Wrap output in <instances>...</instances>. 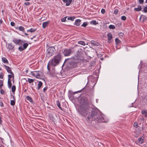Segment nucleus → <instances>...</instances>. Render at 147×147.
Wrapping results in <instances>:
<instances>
[{
	"label": "nucleus",
	"mask_w": 147,
	"mask_h": 147,
	"mask_svg": "<svg viewBox=\"0 0 147 147\" xmlns=\"http://www.w3.org/2000/svg\"><path fill=\"white\" fill-rule=\"evenodd\" d=\"M80 106L79 111L83 116H86L90 115V113L89 111V102L88 98L86 97H81L80 100Z\"/></svg>",
	"instance_id": "f257e3e1"
},
{
	"label": "nucleus",
	"mask_w": 147,
	"mask_h": 147,
	"mask_svg": "<svg viewBox=\"0 0 147 147\" xmlns=\"http://www.w3.org/2000/svg\"><path fill=\"white\" fill-rule=\"evenodd\" d=\"M61 59V55L60 53H59L57 55L55 56L48 63L47 66L48 70L49 71L50 70V69L49 67V63L51 65L55 66L59 64Z\"/></svg>",
	"instance_id": "f03ea898"
},
{
	"label": "nucleus",
	"mask_w": 147,
	"mask_h": 147,
	"mask_svg": "<svg viewBox=\"0 0 147 147\" xmlns=\"http://www.w3.org/2000/svg\"><path fill=\"white\" fill-rule=\"evenodd\" d=\"M92 113L90 115L88 116L87 118L86 119L88 122H90L94 120L95 118L96 117L98 116L100 112L98 110L94 108L92 109Z\"/></svg>",
	"instance_id": "7ed1b4c3"
},
{
	"label": "nucleus",
	"mask_w": 147,
	"mask_h": 147,
	"mask_svg": "<svg viewBox=\"0 0 147 147\" xmlns=\"http://www.w3.org/2000/svg\"><path fill=\"white\" fill-rule=\"evenodd\" d=\"M56 50L54 47H49L47 49L46 57L48 58L50 57L54 54Z\"/></svg>",
	"instance_id": "20e7f679"
},
{
	"label": "nucleus",
	"mask_w": 147,
	"mask_h": 147,
	"mask_svg": "<svg viewBox=\"0 0 147 147\" xmlns=\"http://www.w3.org/2000/svg\"><path fill=\"white\" fill-rule=\"evenodd\" d=\"M75 57L72 58H68L65 59L64 63L67 62L68 61L71 60V59H73V60L75 59L76 61H78L82 59V57L81 56V53L79 52L77 53L76 55H75Z\"/></svg>",
	"instance_id": "39448f33"
},
{
	"label": "nucleus",
	"mask_w": 147,
	"mask_h": 147,
	"mask_svg": "<svg viewBox=\"0 0 147 147\" xmlns=\"http://www.w3.org/2000/svg\"><path fill=\"white\" fill-rule=\"evenodd\" d=\"M31 74L34 76H36V78L40 79L42 76L43 73L41 71H35L31 72Z\"/></svg>",
	"instance_id": "423d86ee"
},
{
	"label": "nucleus",
	"mask_w": 147,
	"mask_h": 147,
	"mask_svg": "<svg viewBox=\"0 0 147 147\" xmlns=\"http://www.w3.org/2000/svg\"><path fill=\"white\" fill-rule=\"evenodd\" d=\"M70 63V67L71 68H75L78 65V61H76L75 59H71V60L68 61L67 62Z\"/></svg>",
	"instance_id": "0eeeda50"
},
{
	"label": "nucleus",
	"mask_w": 147,
	"mask_h": 147,
	"mask_svg": "<svg viewBox=\"0 0 147 147\" xmlns=\"http://www.w3.org/2000/svg\"><path fill=\"white\" fill-rule=\"evenodd\" d=\"M94 120L98 122H104L105 120L104 118L102 117L101 113L98 115L95 118Z\"/></svg>",
	"instance_id": "6e6552de"
},
{
	"label": "nucleus",
	"mask_w": 147,
	"mask_h": 147,
	"mask_svg": "<svg viewBox=\"0 0 147 147\" xmlns=\"http://www.w3.org/2000/svg\"><path fill=\"white\" fill-rule=\"evenodd\" d=\"M71 49H65L63 51L62 53L65 56H69L71 53Z\"/></svg>",
	"instance_id": "1a4fd4ad"
},
{
	"label": "nucleus",
	"mask_w": 147,
	"mask_h": 147,
	"mask_svg": "<svg viewBox=\"0 0 147 147\" xmlns=\"http://www.w3.org/2000/svg\"><path fill=\"white\" fill-rule=\"evenodd\" d=\"M12 41L17 45H22L23 43L22 40L16 38H13Z\"/></svg>",
	"instance_id": "9d476101"
},
{
	"label": "nucleus",
	"mask_w": 147,
	"mask_h": 147,
	"mask_svg": "<svg viewBox=\"0 0 147 147\" xmlns=\"http://www.w3.org/2000/svg\"><path fill=\"white\" fill-rule=\"evenodd\" d=\"M3 67L5 68V69L7 70V72L9 73H10L11 74H13V72L12 71L10 67L5 65H3Z\"/></svg>",
	"instance_id": "9b49d317"
},
{
	"label": "nucleus",
	"mask_w": 147,
	"mask_h": 147,
	"mask_svg": "<svg viewBox=\"0 0 147 147\" xmlns=\"http://www.w3.org/2000/svg\"><path fill=\"white\" fill-rule=\"evenodd\" d=\"M49 21H48L46 22H44L42 24V28H45L49 24Z\"/></svg>",
	"instance_id": "f8f14e48"
},
{
	"label": "nucleus",
	"mask_w": 147,
	"mask_h": 147,
	"mask_svg": "<svg viewBox=\"0 0 147 147\" xmlns=\"http://www.w3.org/2000/svg\"><path fill=\"white\" fill-rule=\"evenodd\" d=\"M81 22V20L80 19H77L75 20L74 23V25L77 26H79L80 24V22Z\"/></svg>",
	"instance_id": "ddd939ff"
},
{
	"label": "nucleus",
	"mask_w": 147,
	"mask_h": 147,
	"mask_svg": "<svg viewBox=\"0 0 147 147\" xmlns=\"http://www.w3.org/2000/svg\"><path fill=\"white\" fill-rule=\"evenodd\" d=\"M11 96L13 97V100H11L10 104L11 105L13 106L15 103L16 98L13 95H11Z\"/></svg>",
	"instance_id": "4468645a"
},
{
	"label": "nucleus",
	"mask_w": 147,
	"mask_h": 147,
	"mask_svg": "<svg viewBox=\"0 0 147 147\" xmlns=\"http://www.w3.org/2000/svg\"><path fill=\"white\" fill-rule=\"evenodd\" d=\"M94 46H99V43L94 40H92L90 42Z\"/></svg>",
	"instance_id": "2eb2a0df"
},
{
	"label": "nucleus",
	"mask_w": 147,
	"mask_h": 147,
	"mask_svg": "<svg viewBox=\"0 0 147 147\" xmlns=\"http://www.w3.org/2000/svg\"><path fill=\"white\" fill-rule=\"evenodd\" d=\"M9 74L8 75V80H11V78H13V83L14 82V75L13 73V74Z\"/></svg>",
	"instance_id": "dca6fc26"
},
{
	"label": "nucleus",
	"mask_w": 147,
	"mask_h": 147,
	"mask_svg": "<svg viewBox=\"0 0 147 147\" xmlns=\"http://www.w3.org/2000/svg\"><path fill=\"white\" fill-rule=\"evenodd\" d=\"M8 47L9 50H11L14 47V46L11 43L8 44Z\"/></svg>",
	"instance_id": "f3484780"
},
{
	"label": "nucleus",
	"mask_w": 147,
	"mask_h": 147,
	"mask_svg": "<svg viewBox=\"0 0 147 147\" xmlns=\"http://www.w3.org/2000/svg\"><path fill=\"white\" fill-rule=\"evenodd\" d=\"M138 8H134V10L135 11H141L142 9V7L141 5H138Z\"/></svg>",
	"instance_id": "a211bd4d"
},
{
	"label": "nucleus",
	"mask_w": 147,
	"mask_h": 147,
	"mask_svg": "<svg viewBox=\"0 0 147 147\" xmlns=\"http://www.w3.org/2000/svg\"><path fill=\"white\" fill-rule=\"evenodd\" d=\"M15 28L16 29H18L19 30L23 32H24L25 31V28L22 26H20L19 27H16Z\"/></svg>",
	"instance_id": "6ab92c4d"
},
{
	"label": "nucleus",
	"mask_w": 147,
	"mask_h": 147,
	"mask_svg": "<svg viewBox=\"0 0 147 147\" xmlns=\"http://www.w3.org/2000/svg\"><path fill=\"white\" fill-rule=\"evenodd\" d=\"M107 36L108 37V40H111L113 36L112 34L110 33H109L107 34Z\"/></svg>",
	"instance_id": "aec40b11"
},
{
	"label": "nucleus",
	"mask_w": 147,
	"mask_h": 147,
	"mask_svg": "<svg viewBox=\"0 0 147 147\" xmlns=\"http://www.w3.org/2000/svg\"><path fill=\"white\" fill-rule=\"evenodd\" d=\"M138 142L140 144H142L144 142V139L142 138H139L138 139Z\"/></svg>",
	"instance_id": "412c9836"
},
{
	"label": "nucleus",
	"mask_w": 147,
	"mask_h": 147,
	"mask_svg": "<svg viewBox=\"0 0 147 147\" xmlns=\"http://www.w3.org/2000/svg\"><path fill=\"white\" fill-rule=\"evenodd\" d=\"M2 61L4 63H7V64L8 63V61L6 58L5 57H2Z\"/></svg>",
	"instance_id": "4be33fe9"
},
{
	"label": "nucleus",
	"mask_w": 147,
	"mask_h": 147,
	"mask_svg": "<svg viewBox=\"0 0 147 147\" xmlns=\"http://www.w3.org/2000/svg\"><path fill=\"white\" fill-rule=\"evenodd\" d=\"M57 105L58 107L61 110H63L62 107H61L60 102L59 100H57L56 102Z\"/></svg>",
	"instance_id": "5701e85b"
},
{
	"label": "nucleus",
	"mask_w": 147,
	"mask_h": 147,
	"mask_svg": "<svg viewBox=\"0 0 147 147\" xmlns=\"http://www.w3.org/2000/svg\"><path fill=\"white\" fill-rule=\"evenodd\" d=\"M42 83L41 81H39L38 82V87L37 88V89L39 90L40 89L41 87L42 86Z\"/></svg>",
	"instance_id": "b1692460"
},
{
	"label": "nucleus",
	"mask_w": 147,
	"mask_h": 147,
	"mask_svg": "<svg viewBox=\"0 0 147 147\" xmlns=\"http://www.w3.org/2000/svg\"><path fill=\"white\" fill-rule=\"evenodd\" d=\"M26 99L27 100L29 101L30 102H33V100L31 97L28 96L26 97Z\"/></svg>",
	"instance_id": "393cba45"
},
{
	"label": "nucleus",
	"mask_w": 147,
	"mask_h": 147,
	"mask_svg": "<svg viewBox=\"0 0 147 147\" xmlns=\"http://www.w3.org/2000/svg\"><path fill=\"white\" fill-rule=\"evenodd\" d=\"M36 29H34L33 28H31L30 29L28 30H27V32H33L36 31Z\"/></svg>",
	"instance_id": "a878e982"
},
{
	"label": "nucleus",
	"mask_w": 147,
	"mask_h": 147,
	"mask_svg": "<svg viewBox=\"0 0 147 147\" xmlns=\"http://www.w3.org/2000/svg\"><path fill=\"white\" fill-rule=\"evenodd\" d=\"M8 86L9 88H11L12 86L11 80H8Z\"/></svg>",
	"instance_id": "bb28decb"
},
{
	"label": "nucleus",
	"mask_w": 147,
	"mask_h": 147,
	"mask_svg": "<svg viewBox=\"0 0 147 147\" xmlns=\"http://www.w3.org/2000/svg\"><path fill=\"white\" fill-rule=\"evenodd\" d=\"M78 43L79 44L82 45L83 46H84L86 45V44H85V42L84 41H78Z\"/></svg>",
	"instance_id": "cd10ccee"
},
{
	"label": "nucleus",
	"mask_w": 147,
	"mask_h": 147,
	"mask_svg": "<svg viewBox=\"0 0 147 147\" xmlns=\"http://www.w3.org/2000/svg\"><path fill=\"white\" fill-rule=\"evenodd\" d=\"M71 0H67V2H66V5L67 6L71 4Z\"/></svg>",
	"instance_id": "c85d7f7f"
},
{
	"label": "nucleus",
	"mask_w": 147,
	"mask_h": 147,
	"mask_svg": "<svg viewBox=\"0 0 147 147\" xmlns=\"http://www.w3.org/2000/svg\"><path fill=\"white\" fill-rule=\"evenodd\" d=\"M142 114L145 115V117L147 116V112L144 110H142L141 111Z\"/></svg>",
	"instance_id": "c756f323"
},
{
	"label": "nucleus",
	"mask_w": 147,
	"mask_h": 147,
	"mask_svg": "<svg viewBox=\"0 0 147 147\" xmlns=\"http://www.w3.org/2000/svg\"><path fill=\"white\" fill-rule=\"evenodd\" d=\"M82 90H81L79 91H76V92H71V93H70V94L71 95V96H72V95H73L74 94H75L76 93H78V92H81L82 91Z\"/></svg>",
	"instance_id": "7c9ffc66"
},
{
	"label": "nucleus",
	"mask_w": 147,
	"mask_h": 147,
	"mask_svg": "<svg viewBox=\"0 0 147 147\" xmlns=\"http://www.w3.org/2000/svg\"><path fill=\"white\" fill-rule=\"evenodd\" d=\"M75 18V17L74 16L73 17H69L67 18L68 20H71L72 21H73L74 19Z\"/></svg>",
	"instance_id": "2f4dec72"
},
{
	"label": "nucleus",
	"mask_w": 147,
	"mask_h": 147,
	"mask_svg": "<svg viewBox=\"0 0 147 147\" xmlns=\"http://www.w3.org/2000/svg\"><path fill=\"white\" fill-rule=\"evenodd\" d=\"M109 28L110 29H113L115 28V27L114 25H110L109 26Z\"/></svg>",
	"instance_id": "473e14b6"
},
{
	"label": "nucleus",
	"mask_w": 147,
	"mask_h": 147,
	"mask_svg": "<svg viewBox=\"0 0 147 147\" xmlns=\"http://www.w3.org/2000/svg\"><path fill=\"white\" fill-rule=\"evenodd\" d=\"M115 41L116 44H118L121 43V41L118 38L115 39Z\"/></svg>",
	"instance_id": "72a5a7b5"
},
{
	"label": "nucleus",
	"mask_w": 147,
	"mask_h": 147,
	"mask_svg": "<svg viewBox=\"0 0 147 147\" xmlns=\"http://www.w3.org/2000/svg\"><path fill=\"white\" fill-rule=\"evenodd\" d=\"M16 89V87L15 85L12 86L11 88V90L12 92H14Z\"/></svg>",
	"instance_id": "f704fd0d"
},
{
	"label": "nucleus",
	"mask_w": 147,
	"mask_h": 147,
	"mask_svg": "<svg viewBox=\"0 0 147 147\" xmlns=\"http://www.w3.org/2000/svg\"><path fill=\"white\" fill-rule=\"evenodd\" d=\"M134 127L136 128L138 127H139L138 123L136 122H135L134 123Z\"/></svg>",
	"instance_id": "c9c22d12"
},
{
	"label": "nucleus",
	"mask_w": 147,
	"mask_h": 147,
	"mask_svg": "<svg viewBox=\"0 0 147 147\" xmlns=\"http://www.w3.org/2000/svg\"><path fill=\"white\" fill-rule=\"evenodd\" d=\"M90 24H92L93 25H96L98 24L95 20H92L90 22Z\"/></svg>",
	"instance_id": "e433bc0d"
},
{
	"label": "nucleus",
	"mask_w": 147,
	"mask_h": 147,
	"mask_svg": "<svg viewBox=\"0 0 147 147\" xmlns=\"http://www.w3.org/2000/svg\"><path fill=\"white\" fill-rule=\"evenodd\" d=\"M28 46V44L27 43H25L23 45V47L24 49H26Z\"/></svg>",
	"instance_id": "4c0bfd02"
},
{
	"label": "nucleus",
	"mask_w": 147,
	"mask_h": 147,
	"mask_svg": "<svg viewBox=\"0 0 147 147\" xmlns=\"http://www.w3.org/2000/svg\"><path fill=\"white\" fill-rule=\"evenodd\" d=\"M28 82L30 84L32 82H34V80L30 78H28Z\"/></svg>",
	"instance_id": "58836bf2"
},
{
	"label": "nucleus",
	"mask_w": 147,
	"mask_h": 147,
	"mask_svg": "<svg viewBox=\"0 0 147 147\" xmlns=\"http://www.w3.org/2000/svg\"><path fill=\"white\" fill-rule=\"evenodd\" d=\"M3 85V81L0 80V89L2 88V87Z\"/></svg>",
	"instance_id": "ea45409f"
},
{
	"label": "nucleus",
	"mask_w": 147,
	"mask_h": 147,
	"mask_svg": "<svg viewBox=\"0 0 147 147\" xmlns=\"http://www.w3.org/2000/svg\"><path fill=\"white\" fill-rule=\"evenodd\" d=\"M142 11L145 13L147 12V5L144 7L143 10H142Z\"/></svg>",
	"instance_id": "a19ab883"
},
{
	"label": "nucleus",
	"mask_w": 147,
	"mask_h": 147,
	"mask_svg": "<svg viewBox=\"0 0 147 147\" xmlns=\"http://www.w3.org/2000/svg\"><path fill=\"white\" fill-rule=\"evenodd\" d=\"M87 25V23L86 22H85L83 23V24L81 25L82 26L86 27Z\"/></svg>",
	"instance_id": "79ce46f5"
},
{
	"label": "nucleus",
	"mask_w": 147,
	"mask_h": 147,
	"mask_svg": "<svg viewBox=\"0 0 147 147\" xmlns=\"http://www.w3.org/2000/svg\"><path fill=\"white\" fill-rule=\"evenodd\" d=\"M118 12V10L117 9H116L114 11V13L115 15H117Z\"/></svg>",
	"instance_id": "37998d69"
},
{
	"label": "nucleus",
	"mask_w": 147,
	"mask_h": 147,
	"mask_svg": "<svg viewBox=\"0 0 147 147\" xmlns=\"http://www.w3.org/2000/svg\"><path fill=\"white\" fill-rule=\"evenodd\" d=\"M67 18V17H64L61 19V20L62 22H65L66 20V18Z\"/></svg>",
	"instance_id": "c03bdc74"
},
{
	"label": "nucleus",
	"mask_w": 147,
	"mask_h": 147,
	"mask_svg": "<svg viewBox=\"0 0 147 147\" xmlns=\"http://www.w3.org/2000/svg\"><path fill=\"white\" fill-rule=\"evenodd\" d=\"M121 19L123 21H125L126 19V18L125 16H121Z\"/></svg>",
	"instance_id": "a18cd8bd"
},
{
	"label": "nucleus",
	"mask_w": 147,
	"mask_h": 147,
	"mask_svg": "<svg viewBox=\"0 0 147 147\" xmlns=\"http://www.w3.org/2000/svg\"><path fill=\"white\" fill-rule=\"evenodd\" d=\"M19 49L20 51H22L24 49V48L23 47H22V46H20L19 47Z\"/></svg>",
	"instance_id": "49530a36"
},
{
	"label": "nucleus",
	"mask_w": 147,
	"mask_h": 147,
	"mask_svg": "<svg viewBox=\"0 0 147 147\" xmlns=\"http://www.w3.org/2000/svg\"><path fill=\"white\" fill-rule=\"evenodd\" d=\"M119 36H120L121 38H122L121 37H123V33L122 32H120L119 34Z\"/></svg>",
	"instance_id": "de8ad7c7"
},
{
	"label": "nucleus",
	"mask_w": 147,
	"mask_h": 147,
	"mask_svg": "<svg viewBox=\"0 0 147 147\" xmlns=\"http://www.w3.org/2000/svg\"><path fill=\"white\" fill-rule=\"evenodd\" d=\"M101 12L102 14H104L105 12V9H102L101 10Z\"/></svg>",
	"instance_id": "09e8293b"
},
{
	"label": "nucleus",
	"mask_w": 147,
	"mask_h": 147,
	"mask_svg": "<svg viewBox=\"0 0 147 147\" xmlns=\"http://www.w3.org/2000/svg\"><path fill=\"white\" fill-rule=\"evenodd\" d=\"M4 75L2 73L0 74V78L3 79V78Z\"/></svg>",
	"instance_id": "8fccbe9b"
},
{
	"label": "nucleus",
	"mask_w": 147,
	"mask_h": 147,
	"mask_svg": "<svg viewBox=\"0 0 147 147\" xmlns=\"http://www.w3.org/2000/svg\"><path fill=\"white\" fill-rule=\"evenodd\" d=\"M11 25V26H15V24L13 22H11L10 23Z\"/></svg>",
	"instance_id": "3c124183"
},
{
	"label": "nucleus",
	"mask_w": 147,
	"mask_h": 147,
	"mask_svg": "<svg viewBox=\"0 0 147 147\" xmlns=\"http://www.w3.org/2000/svg\"><path fill=\"white\" fill-rule=\"evenodd\" d=\"M144 0H139V2L140 4H143L144 3Z\"/></svg>",
	"instance_id": "603ef678"
},
{
	"label": "nucleus",
	"mask_w": 147,
	"mask_h": 147,
	"mask_svg": "<svg viewBox=\"0 0 147 147\" xmlns=\"http://www.w3.org/2000/svg\"><path fill=\"white\" fill-rule=\"evenodd\" d=\"M0 106L1 107H3L4 106V105L2 102H0Z\"/></svg>",
	"instance_id": "864d4df0"
},
{
	"label": "nucleus",
	"mask_w": 147,
	"mask_h": 147,
	"mask_svg": "<svg viewBox=\"0 0 147 147\" xmlns=\"http://www.w3.org/2000/svg\"><path fill=\"white\" fill-rule=\"evenodd\" d=\"M1 93L2 94H3L5 93V92L3 89L1 90H0Z\"/></svg>",
	"instance_id": "5fc2aeb1"
},
{
	"label": "nucleus",
	"mask_w": 147,
	"mask_h": 147,
	"mask_svg": "<svg viewBox=\"0 0 147 147\" xmlns=\"http://www.w3.org/2000/svg\"><path fill=\"white\" fill-rule=\"evenodd\" d=\"M24 4L26 5H28L30 4V3L29 2H26L24 3Z\"/></svg>",
	"instance_id": "6e6d98bb"
},
{
	"label": "nucleus",
	"mask_w": 147,
	"mask_h": 147,
	"mask_svg": "<svg viewBox=\"0 0 147 147\" xmlns=\"http://www.w3.org/2000/svg\"><path fill=\"white\" fill-rule=\"evenodd\" d=\"M47 88H48V87H47V86L45 87L43 89V91L44 92L46 90H47Z\"/></svg>",
	"instance_id": "4d7b16f0"
},
{
	"label": "nucleus",
	"mask_w": 147,
	"mask_h": 147,
	"mask_svg": "<svg viewBox=\"0 0 147 147\" xmlns=\"http://www.w3.org/2000/svg\"><path fill=\"white\" fill-rule=\"evenodd\" d=\"M3 23V21L1 19L0 20V23L1 24Z\"/></svg>",
	"instance_id": "13d9d810"
},
{
	"label": "nucleus",
	"mask_w": 147,
	"mask_h": 147,
	"mask_svg": "<svg viewBox=\"0 0 147 147\" xmlns=\"http://www.w3.org/2000/svg\"><path fill=\"white\" fill-rule=\"evenodd\" d=\"M62 1L64 3H65L67 2V0H62Z\"/></svg>",
	"instance_id": "bf43d9fd"
},
{
	"label": "nucleus",
	"mask_w": 147,
	"mask_h": 147,
	"mask_svg": "<svg viewBox=\"0 0 147 147\" xmlns=\"http://www.w3.org/2000/svg\"><path fill=\"white\" fill-rule=\"evenodd\" d=\"M24 34H25L26 36H27V35H28V34H27V33H24Z\"/></svg>",
	"instance_id": "052dcab7"
},
{
	"label": "nucleus",
	"mask_w": 147,
	"mask_h": 147,
	"mask_svg": "<svg viewBox=\"0 0 147 147\" xmlns=\"http://www.w3.org/2000/svg\"><path fill=\"white\" fill-rule=\"evenodd\" d=\"M36 37V36L34 35V36L32 37L33 38H35Z\"/></svg>",
	"instance_id": "680f3d73"
},
{
	"label": "nucleus",
	"mask_w": 147,
	"mask_h": 147,
	"mask_svg": "<svg viewBox=\"0 0 147 147\" xmlns=\"http://www.w3.org/2000/svg\"><path fill=\"white\" fill-rule=\"evenodd\" d=\"M145 3H147V0H146Z\"/></svg>",
	"instance_id": "e2e57ef3"
},
{
	"label": "nucleus",
	"mask_w": 147,
	"mask_h": 147,
	"mask_svg": "<svg viewBox=\"0 0 147 147\" xmlns=\"http://www.w3.org/2000/svg\"><path fill=\"white\" fill-rule=\"evenodd\" d=\"M34 38H33V37H32V38H30V39H31V40H32Z\"/></svg>",
	"instance_id": "0e129e2a"
},
{
	"label": "nucleus",
	"mask_w": 147,
	"mask_h": 147,
	"mask_svg": "<svg viewBox=\"0 0 147 147\" xmlns=\"http://www.w3.org/2000/svg\"><path fill=\"white\" fill-rule=\"evenodd\" d=\"M0 70H1V68L0 67Z\"/></svg>",
	"instance_id": "69168bd1"
},
{
	"label": "nucleus",
	"mask_w": 147,
	"mask_h": 147,
	"mask_svg": "<svg viewBox=\"0 0 147 147\" xmlns=\"http://www.w3.org/2000/svg\"><path fill=\"white\" fill-rule=\"evenodd\" d=\"M26 91V90H24V91L25 92V91Z\"/></svg>",
	"instance_id": "338daca9"
},
{
	"label": "nucleus",
	"mask_w": 147,
	"mask_h": 147,
	"mask_svg": "<svg viewBox=\"0 0 147 147\" xmlns=\"http://www.w3.org/2000/svg\"><path fill=\"white\" fill-rule=\"evenodd\" d=\"M103 59V58H102L101 59V60H102V59Z\"/></svg>",
	"instance_id": "774afa93"
}]
</instances>
